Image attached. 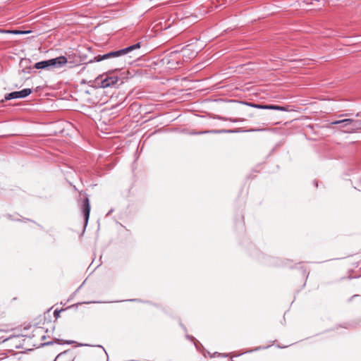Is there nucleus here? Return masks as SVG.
I'll return each mask as SVG.
<instances>
[{
    "label": "nucleus",
    "mask_w": 361,
    "mask_h": 361,
    "mask_svg": "<svg viewBox=\"0 0 361 361\" xmlns=\"http://www.w3.org/2000/svg\"><path fill=\"white\" fill-rule=\"evenodd\" d=\"M265 109L278 110L281 111H287L286 107L278 105H266Z\"/></svg>",
    "instance_id": "nucleus-10"
},
{
    "label": "nucleus",
    "mask_w": 361,
    "mask_h": 361,
    "mask_svg": "<svg viewBox=\"0 0 361 361\" xmlns=\"http://www.w3.org/2000/svg\"><path fill=\"white\" fill-rule=\"evenodd\" d=\"M221 357H226V356H227V355L221 354V353H217V352H216V353H213V354H212V355H210V357H211V358H212V357H221Z\"/></svg>",
    "instance_id": "nucleus-17"
},
{
    "label": "nucleus",
    "mask_w": 361,
    "mask_h": 361,
    "mask_svg": "<svg viewBox=\"0 0 361 361\" xmlns=\"http://www.w3.org/2000/svg\"><path fill=\"white\" fill-rule=\"evenodd\" d=\"M342 123H353V119L345 118V119H343V120L335 121L332 122L331 124L338 125V124H340Z\"/></svg>",
    "instance_id": "nucleus-14"
},
{
    "label": "nucleus",
    "mask_w": 361,
    "mask_h": 361,
    "mask_svg": "<svg viewBox=\"0 0 361 361\" xmlns=\"http://www.w3.org/2000/svg\"><path fill=\"white\" fill-rule=\"evenodd\" d=\"M0 32H1V33H11V34H14V35L25 33L24 32L16 30H1V29H0Z\"/></svg>",
    "instance_id": "nucleus-13"
},
{
    "label": "nucleus",
    "mask_w": 361,
    "mask_h": 361,
    "mask_svg": "<svg viewBox=\"0 0 361 361\" xmlns=\"http://www.w3.org/2000/svg\"><path fill=\"white\" fill-rule=\"evenodd\" d=\"M47 331L44 330L43 327L41 326H35L34 327L32 333L31 338H39L40 341L45 340L46 336L45 333Z\"/></svg>",
    "instance_id": "nucleus-8"
},
{
    "label": "nucleus",
    "mask_w": 361,
    "mask_h": 361,
    "mask_svg": "<svg viewBox=\"0 0 361 361\" xmlns=\"http://www.w3.org/2000/svg\"><path fill=\"white\" fill-rule=\"evenodd\" d=\"M51 68H61L67 63V59L61 56L54 59H49Z\"/></svg>",
    "instance_id": "nucleus-7"
},
{
    "label": "nucleus",
    "mask_w": 361,
    "mask_h": 361,
    "mask_svg": "<svg viewBox=\"0 0 361 361\" xmlns=\"http://www.w3.org/2000/svg\"><path fill=\"white\" fill-rule=\"evenodd\" d=\"M54 342L52 341H49V342H46V343H37V344H34L33 345L34 346H37V347H39V346H44V345H51L53 344Z\"/></svg>",
    "instance_id": "nucleus-16"
},
{
    "label": "nucleus",
    "mask_w": 361,
    "mask_h": 361,
    "mask_svg": "<svg viewBox=\"0 0 361 361\" xmlns=\"http://www.w3.org/2000/svg\"><path fill=\"white\" fill-rule=\"evenodd\" d=\"M342 124H343V126H347L351 125L352 123H342Z\"/></svg>",
    "instance_id": "nucleus-20"
},
{
    "label": "nucleus",
    "mask_w": 361,
    "mask_h": 361,
    "mask_svg": "<svg viewBox=\"0 0 361 361\" xmlns=\"http://www.w3.org/2000/svg\"><path fill=\"white\" fill-rule=\"evenodd\" d=\"M352 130H361V121L353 120Z\"/></svg>",
    "instance_id": "nucleus-11"
},
{
    "label": "nucleus",
    "mask_w": 361,
    "mask_h": 361,
    "mask_svg": "<svg viewBox=\"0 0 361 361\" xmlns=\"http://www.w3.org/2000/svg\"><path fill=\"white\" fill-rule=\"evenodd\" d=\"M32 89L26 88L20 91L13 92L7 94L5 96L6 100H10L13 99L25 98L32 93Z\"/></svg>",
    "instance_id": "nucleus-4"
},
{
    "label": "nucleus",
    "mask_w": 361,
    "mask_h": 361,
    "mask_svg": "<svg viewBox=\"0 0 361 361\" xmlns=\"http://www.w3.org/2000/svg\"><path fill=\"white\" fill-rule=\"evenodd\" d=\"M60 340L59 339H56V342L57 343H59Z\"/></svg>",
    "instance_id": "nucleus-25"
},
{
    "label": "nucleus",
    "mask_w": 361,
    "mask_h": 361,
    "mask_svg": "<svg viewBox=\"0 0 361 361\" xmlns=\"http://www.w3.org/2000/svg\"><path fill=\"white\" fill-rule=\"evenodd\" d=\"M100 81V86L102 88H106L109 87L114 86L119 80V78L118 76H110V77H106L104 79H102V77H98L97 78V80Z\"/></svg>",
    "instance_id": "nucleus-5"
},
{
    "label": "nucleus",
    "mask_w": 361,
    "mask_h": 361,
    "mask_svg": "<svg viewBox=\"0 0 361 361\" xmlns=\"http://www.w3.org/2000/svg\"><path fill=\"white\" fill-rule=\"evenodd\" d=\"M164 61L170 69H177L183 64L179 51H174L169 54L164 58Z\"/></svg>",
    "instance_id": "nucleus-2"
},
{
    "label": "nucleus",
    "mask_w": 361,
    "mask_h": 361,
    "mask_svg": "<svg viewBox=\"0 0 361 361\" xmlns=\"http://www.w3.org/2000/svg\"><path fill=\"white\" fill-rule=\"evenodd\" d=\"M187 337H188V338L191 339V340H192V339H193V338H192V336H188Z\"/></svg>",
    "instance_id": "nucleus-22"
},
{
    "label": "nucleus",
    "mask_w": 361,
    "mask_h": 361,
    "mask_svg": "<svg viewBox=\"0 0 361 361\" xmlns=\"http://www.w3.org/2000/svg\"><path fill=\"white\" fill-rule=\"evenodd\" d=\"M82 212L83 216H84L85 227L87 225L89 217H90V200L87 197H85L84 198V200H82Z\"/></svg>",
    "instance_id": "nucleus-6"
},
{
    "label": "nucleus",
    "mask_w": 361,
    "mask_h": 361,
    "mask_svg": "<svg viewBox=\"0 0 361 361\" xmlns=\"http://www.w3.org/2000/svg\"><path fill=\"white\" fill-rule=\"evenodd\" d=\"M0 360H1L2 361H11L9 357H0Z\"/></svg>",
    "instance_id": "nucleus-18"
},
{
    "label": "nucleus",
    "mask_w": 361,
    "mask_h": 361,
    "mask_svg": "<svg viewBox=\"0 0 361 361\" xmlns=\"http://www.w3.org/2000/svg\"><path fill=\"white\" fill-rule=\"evenodd\" d=\"M314 184H315V186L317 187V183L316 180L314 181Z\"/></svg>",
    "instance_id": "nucleus-23"
},
{
    "label": "nucleus",
    "mask_w": 361,
    "mask_h": 361,
    "mask_svg": "<svg viewBox=\"0 0 361 361\" xmlns=\"http://www.w3.org/2000/svg\"><path fill=\"white\" fill-rule=\"evenodd\" d=\"M212 132L215 133H235V132H238V131L237 130H213Z\"/></svg>",
    "instance_id": "nucleus-15"
},
{
    "label": "nucleus",
    "mask_w": 361,
    "mask_h": 361,
    "mask_svg": "<svg viewBox=\"0 0 361 361\" xmlns=\"http://www.w3.org/2000/svg\"><path fill=\"white\" fill-rule=\"evenodd\" d=\"M197 53L198 50L194 48V45L192 44L186 45L179 51V54L180 55V59L183 63L187 62L195 58Z\"/></svg>",
    "instance_id": "nucleus-3"
},
{
    "label": "nucleus",
    "mask_w": 361,
    "mask_h": 361,
    "mask_svg": "<svg viewBox=\"0 0 361 361\" xmlns=\"http://www.w3.org/2000/svg\"><path fill=\"white\" fill-rule=\"evenodd\" d=\"M59 312H57L56 311H55V312H54V315H55V316H56V315L59 316Z\"/></svg>",
    "instance_id": "nucleus-21"
},
{
    "label": "nucleus",
    "mask_w": 361,
    "mask_h": 361,
    "mask_svg": "<svg viewBox=\"0 0 361 361\" xmlns=\"http://www.w3.org/2000/svg\"><path fill=\"white\" fill-rule=\"evenodd\" d=\"M140 48V42H137L135 44L126 47L124 49H119L118 51H110L103 55H97L94 56V61L99 62L102 60L109 59L114 57H120L123 55L130 54V58H137L139 54L133 53L135 50Z\"/></svg>",
    "instance_id": "nucleus-1"
},
{
    "label": "nucleus",
    "mask_w": 361,
    "mask_h": 361,
    "mask_svg": "<svg viewBox=\"0 0 361 361\" xmlns=\"http://www.w3.org/2000/svg\"><path fill=\"white\" fill-rule=\"evenodd\" d=\"M255 130L251 129L250 131H255Z\"/></svg>",
    "instance_id": "nucleus-26"
},
{
    "label": "nucleus",
    "mask_w": 361,
    "mask_h": 361,
    "mask_svg": "<svg viewBox=\"0 0 361 361\" xmlns=\"http://www.w3.org/2000/svg\"><path fill=\"white\" fill-rule=\"evenodd\" d=\"M245 104L252 106L253 108L259 109H265V106H266V105L252 104V103H248V102H245Z\"/></svg>",
    "instance_id": "nucleus-12"
},
{
    "label": "nucleus",
    "mask_w": 361,
    "mask_h": 361,
    "mask_svg": "<svg viewBox=\"0 0 361 361\" xmlns=\"http://www.w3.org/2000/svg\"><path fill=\"white\" fill-rule=\"evenodd\" d=\"M73 343H74L73 341H64V343H66V344H72Z\"/></svg>",
    "instance_id": "nucleus-19"
},
{
    "label": "nucleus",
    "mask_w": 361,
    "mask_h": 361,
    "mask_svg": "<svg viewBox=\"0 0 361 361\" xmlns=\"http://www.w3.org/2000/svg\"><path fill=\"white\" fill-rule=\"evenodd\" d=\"M34 68H37V69H44V68H51V63H50L49 59L36 63L34 65Z\"/></svg>",
    "instance_id": "nucleus-9"
},
{
    "label": "nucleus",
    "mask_w": 361,
    "mask_h": 361,
    "mask_svg": "<svg viewBox=\"0 0 361 361\" xmlns=\"http://www.w3.org/2000/svg\"><path fill=\"white\" fill-rule=\"evenodd\" d=\"M208 355L209 357H210V355H212V354H211L209 352H208Z\"/></svg>",
    "instance_id": "nucleus-24"
}]
</instances>
